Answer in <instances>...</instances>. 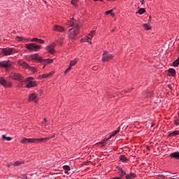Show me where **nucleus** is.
<instances>
[{
	"mask_svg": "<svg viewBox=\"0 0 179 179\" xmlns=\"http://www.w3.org/2000/svg\"><path fill=\"white\" fill-rule=\"evenodd\" d=\"M126 179H135L136 178V174H135L134 173H127L125 176Z\"/></svg>",
	"mask_w": 179,
	"mask_h": 179,
	"instance_id": "14",
	"label": "nucleus"
},
{
	"mask_svg": "<svg viewBox=\"0 0 179 179\" xmlns=\"http://www.w3.org/2000/svg\"><path fill=\"white\" fill-rule=\"evenodd\" d=\"M0 85L4 87H12V83L6 81L3 77H0Z\"/></svg>",
	"mask_w": 179,
	"mask_h": 179,
	"instance_id": "9",
	"label": "nucleus"
},
{
	"mask_svg": "<svg viewBox=\"0 0 179 179\" xmlns=\"http://www.w3.org/2000/svg\"><path fill=\"white\" fill-rule=\"evenodd\" d=\"M170 157H173V159H177L178 160H179V152H175L173 153H171Z\"/></svg>",
	"mask_w": 179,
	"mask_h": 179,
	"instance_id": "18",
	"label": "nucleus"
},
{
	"mask_svg": "<svg viewBox=\"0 0 179 179\" xmlns=\"http://www.w3.org/2000/svg\"><path fill=\"white\" fill-rule=\"evenodd\" d=\"M21 164H23V162L17 161L14 163V166H20Z\"/></svg>",
	"mask_w": 179,
	"mask_h": 179,
	"instance_id": "32",
	"label": "nucleus"
},
{
	"mask_svg": "<svg viewBox=\"0 0 179 179\" xmlns=\"http://www.w3.org/2000/svg\"><path fill=\"white\" fill-rule=\"evenodd\" d=\"M71 69H72V66H69L66 70L64 71V73H68V72H69V71H71Z\"/></svg>",
	"mask_w": 179,
	"mask_h": 179,
	"instance_id": "36",
	"label": "nucleus"
},
{
	"mask_svg": "<svg viewBox=\"0 0 179 179\" xmlns=\"http://www.w3.org/2000/svg\"><path fill=\"white\" fill-rule=\"evenodd\" d=\"M108 1H111V0H108Z\"/></svg>",
	"mask_w": 179,
	"mask_h": 179,
	"instance_id": "52",
	"label": "nucleus"
},
{
	"mask_svg": "<svg viewBox=\"0 0 179 179\" xmlns=\"http://www.w3.org/2000/svg\"><path fill=\"white\" fill-rule=\"evenodd\" d=\"M110 179H121V178H119V177H114V178H112Z\"/></svg>",
	"mask_w": 179,
	"mask_h": 179,
	"instance_id": "45",
	"label": "nucleus"
},
{
	"mask_svg": "<svg viewBox=\"0 0 179 179\" xmlns=\"http://www.w3.org/2000/svg\"><path fill=\"white\" fill-rule=\"evenodd\" d=\"M119 172L120 173V176H119V178L122 179L124 176H125V177L127 176V172L122 170V168H119Z\"/></svg>",
	"mask_w": 179,
	"mask_h": 179,
	"instance_id": "17",
	"label": "nucleus"
},
{
	"mask_svg": "<svg viewBox=\"0 0 179 179\" xmlns=\"http://www.w3.org/2000/svg\"><path fill=\"white\" fill-rule=\"evenodd\" d=\"M71 3L73 6H78V0H72Z\"/></svg>",
	"mask_w": 179,
	"mask_h": 179,
	"instance_id": "34",
	"label": "nucleus"
},
{
	"mask_svg": "<svg viewBox=\"0 0 179 179\" xmlns=\"http://www.w3.org/2000/svg\"><path fill=\"white\" fill-rule=\"evenodd\" d=\"M55 136V135H52L48 137H45V138H41L40 139H43V141H49V139H52V138H54Z\"/></svg>",
	"mask_w": 179,
	"mask_h": 179,
	"instance_id": "24",
	"label": "nucleus"
},
{
	"mask_svg": "<svg viewBox=\"0 0 179 179\" xmlns=\"http://www.w3.org/2000/svg\"><path fill=\"white\" fill-rule=\"evenodd\" d=\"M94 34H96V31L92 30V31H90V33L88 34V36L91 38H93V36H94Z\"/></svg>",
	"mask_w": 179,
	"mask_h": 179,
	"instance_id": "26",
	"label": "nucleus"
},
{
	"mask_svg": "<svg viewBox=\"0 0 179 179\" xmlns=\"http://www.w3.org/2000/svg\"><path fill=\"white\" fill-rule=\"evenodd\" d=\"M43 61H44V62H46L47 64H52L54 59H45Z\"/></svg>",
	"mask_w": 179,
	"mask_h": 179,
	"instance_id": "30",
	"label": "nucleus"
},
{
	"mask_svg": "<svg viewBox=\"0 0 179 179\" xmlns=\"http://www.w3.org/2000/svg\"><path fill=\"white\" fill-rule=\"evenodd\" d=\"M120 133V129L117 130H115L110 136L109 138H111L112 136H115V135H117V134Z\"/></svg>",
	"mask_w": 179,
	"mask_h": 179,
	"instance_id": "28",
	"label": "nucleus"
},
{
	"mask_svg": "<svg viewBox=\"0 0 179 179\" xmlns=\"http://www.w3.org/2000/svg\"><path fill=\"white\" fill-rule=\"evenodd\" d=\"M55 43H52L50 45L46 47L47 51L50 54H54L55 52Z\"/></svg>",
	"mask_w": 179,
	"mask_h": 179,
	"instance_id": "12",
	"label": "nucleus"
},
{
	"mask_svg": "<svg viewBox=\"0 0 179 179\" xmlns=\"http://www.w3.org/2000/svg\"><path fill=\"white\" fill-rule=\"evenodd\" d=\"M143 27L145 30H150L152 29L148 24H143Z\"/></svg>",
	"mask_w": 179,
	"mask_h": 179,
	"instance_id": "31",
	"label": "nucleus"
},
{
	"mask_svg": "<svg viewBox=\"0 0 179 179\" xmlns=\"http://www.w3.org/2000/svg\"><path fill=\"white\" fill-rule=\"evenodd\" d=\"M168 72L171 73V76H175L176 75V69H169Z\"/></svg>",
	"mask_w": 179,
	"mask_h": 179,
	"instance_id": "19",
	"label": "nucleus"
},
{
	"mask_svg": "<svg viewBox=\"0 0 179 179\" xmlns=\"http://www.w3.org/2000/svg\"><path fill=\"white\" fill-rule=\"evenodd\" d=\"M67 24L71 26V29L69 31V36L70 38H76V36H78V33H79V24H78V21L73 20V18L70 19L68 22Z\"/></svg>",
	"mask_w": 179,
	"mask_h": 179,
	"instance_id": "1",
	"label": "nucleus"
},
{
	"mask_svg": "<svg viewBox=\"0 0 179 179\" xmlns=\"http://www.w3.org/2000/svg\"><path fill=\"white\" fill-rule=\"evenodd\" d=\"M84 40L86 43H90V44H92V42L90 41V40H92V38L89 36H87L84 38Z\"/></svg>",
	"mask_w": 179,
	"mask_h": 179,
	"instance_id": "22",
	"label": "nucleus"
},
{
	"mask_svg": "<svg viewBox=\"0 0 179 179\" xmlns=\"http://www.w3.org/2000/svg\"><path fill=\"white\" fill-rule=\"evenodd\" d=\"M29 101H34L35 103H38V94L36 92H33L29 95Z\"/></svg>",
	"mask_w": 179,
	"mask_h": 179,
	"instance_id": "11",
	"label": "nucleus"
},
{
	"mask_svg": "<svg viewBox=\"0 0 179 179\" xmlns=\"http://www.w3.org/2000/svg\"><path fill=\"white\" fill-rule=\"evenodd\" d=\"M40 142H43V138H24L21 141V143H40Z\"/></svg>",
	"mask_w": 179,
	"mask_h": 179,
	"instance_id": "3",
	"label": "nucleus"
},
{
	"mask_svg": "<svg viewBox=\"0 0 179 179\" xmlns=\"http://www.w3.org/2000/svg\"><path fill=\"white\" fill-rule=\"evenodd\" d=\"M171 179H177V178H171Z\"/></svg>",
	"mask_w": 179,
	"mask_h": 179,
	"instance_id": "51",
	"label": "nucleus"
},
{
	"mask_svg": "<svg viewBox=\"0 0 179 179\" xmlns=\"http://www.w3.org/2000/svg\"><path fill=\"white\" fill-rule=\"evenodd\" d=\"M141 4H142V5H143V3H145L144 0H141Z\"/></svg>",
	"mask_w": 179,
	"mask_h": 179,
	"instance_id": "47",
	"label": "nucleus"
},
{
	"mask_svg": "<svg viewBox=\"0 0 179 179\" xmlns=\"http://www.w3.org/2000/svg\"><path fill=\"white\" fill-rule=\"evenodd\" d=\"M47 75H48V78H50V76H52V75H54V72H50V73H48Z\"/></svg>",
	"mask_w": 179,
	"mask_h": 179,
	"instance_id": "40",
	"label": "nucleus"
},
{
	"mask_svg": "<svg viewBox=\"0 0 179 179\" xmlns=\"http://www.w3.org/2000/svg\"><path fill=\"white\" fill-rule=\"evenodd\" d=\"M31 41L37 42V43H39V44H44V43H45L44 40L38 39L37 38H33L32 39H31Z\"/></svg>",
	"mask_w": 179,
	"mask_h": 179,
	"instance_id": "16",
	"label": "nucleus"
},
{
	"mask_svg": "<svg viewBox=\"0 0 179 179\" xmlns=\"http://www.w3.org/2000/svg\"><path fill=\"white\" fill-rule=\"evenodd\" d=\"M108 139H111V138H105V139H103V142L106 143V142H107V141H108Z\"/></svg>",
	"mask_w": 179,
	"mask_h": 179,
	"instance_id": "41",
	"label": "nucleus"
},
{
	"mask_svg": "<svg viewBox=\"0 0 179 179\" xmlns=\"http://www.w3.org/2000/svg\"><path fill=\"white\" fill-rule=\"evenodd\" d=\"M147 149H148V150H150V149H149V147H147Z\"/></svg>",
	"mask_w": 179,
	"mask_h": 179,
	"instance_id": "50",
	"label": "nucleus"
},
{
	"mask_svg": "<svg viewBox=\"0 0 179 179\" xmlns=\"http://www.w3.org/2000/svg\"><path fill=\"white\" fill-rule=\"evenodd\" d=\"M0 66L4 69H9L12 68V62L10 60L1 61L0 62Z\"/></svg>",
	"mask_w": 179,
	"mask_h": 179,
	"instance_id": "7",
	"label": "nucleus"
},
{
	"mask_svg": "<svg viewBox=\"0 0 179 179\" xmlns=\"http://www.w3.org/2000/svg\"><path fill=\"white\" fill-rule=\"evenodd\" d=\"M25 47L27 50H29V51H34L35 52H37V51L41 48V45H36V43H27Z\"/></svg>",
	"mask_w": 179,
	"mask_h": 179,
	"instance_id": "4",
	"label": "nucleus"
},
{
	"mask_svg": "<svg viewBox=\"0 0 179 179\" xmlns=\"http://www.w3.org/2000/svg\"><path fill=\"white\" fill-rule=\"evenodd\" d=\"M101 145H102V146H104V141H103V140L102 141H101L100 143H99Z\"/></svg>",
	"mask_w": 179,
	"mask_h": 179,
	"instance_id": "44",
	"label": "nucleus"
},
{
	"mask_svg": "<svg viewBox=\"0 0 179 179\" xmlns=\"http://www.w3.org/2000/svg\"><path fill=\"white\" fill-rule=\"evenodd\" d=\"M64 170H67V171H69V170H71V167H69V166L68 165H65L63 166Z\"/></svg>",
	"mask_w": 179,
	"mask_h": 179,
	"instance_id": "35",
	"label": "nucleus"
},
{
	"mask_svg": "<svg viewBox=\"0 0 179 179\" xmlns=\"http://www.w3.org/2000/svg\"><path fill=\"white\" fill-rule=\"evenodd\" d=\"M16 38H17L19 41H22V40H23V37H22V36H16Z\"/></svg>",
	"mask_w": 179,
	"mask_h": 179,
	"instance_id": "38",
	"label": "nucleus"
},
{
	"mask_svg": "<svg viewBox=\"0 0 179 179\" xmlns=\"http://www.w3.org/2000/svg\"><path fill=\"white\" fill-rule=\"evenodd\" d=\"M120 160L121 162H123V163H125V162H128V158H127V157H125V155H120Z\"/></svg>",
	"mask_w": 179,
	"mask_h": 179,
	"instance_id": "20",
	"label": "nucleus"
},
{
	"mask_svg": "<svg viewBox=\"0 0 179 179\" xmlns=\"http://www.w3.org/2000/svg\"><path fill=\"white\" fill-rule=\"evenodd\" d=\"M112 13H113V9L106 11L105 13L106 15H111Z\"/></svg>",
	"mask_w": 179,
	"mask_h": 179,
	"instance_id": "37",
	"label": "nucleus"
},
{
	"mask_svg": "<svg viewBox=\"0 0 179 179\" xmlns=\"http://www.w3.org/2000/svg\"><path fill=\"white\" fill-rule=\"evenodd\" d=\"M10 79H13V80H19L20 82H23V78L20 74L16 73H12L10 75Z\"/></svg>",
	"mask_w": 179,
	"mask_h": 179,
	"instance_id": "10",
	"label": "nucleus"
},
{
	"mask_svg": "<svg viewBox=\"0 0 179 179\" xmlns=\"http://www.w3.org/2000/svg\"><path fill=\"white\" fill-rule=\"evenodd\" d=\"M22 82L27 83L26 87H28V89H30V87H36L38 85L37 82L33 81V77L27 78Z\"/></svg>",
	"mask_w": 179,
	"mask_h": 179,
	"instance_id": "2",
	"label": "nucleus"
},
{
	"mask_svg": "<svg viewBox=\"0 0 179 179\" xmlns=\"http://www.w3.org/2000/svg\"><path fill=\"white\" fill-rule=\"evenodd\" d=\"M53 30H55V31L62 32V31H65V28L59 25H55Z\"/></svg>",
	"mask_w": 179,
	"mask_h": 179,
	"instance_id": "15",
	"label": "nucleus"
},
{
	"mask_svg": "<svg viewBox=\"0 0 179 179\" xmlns=\"http://www.w3.org/2000/svg\"><path fill=\"white\" fill-rule=\"evenodd\" d=\"M19 64L21 65V66H23L26 69H29L31 71V72H37V68L36 67H30L27 63H26L24 61H20Z\"/></svg>",
	"mask_w": 179,
	"mask_h": 179,
	"instance_id": "6",
	"label": "nucleus"
},
{
	"mask_svg": "<svg viewBox=\"0 0 179 179\" xmlns=\"http://www.w3.org/2000/svg\"><path fill=\"white\" fill-rule=\"evenodd\" d=\"M2 138L4 141H12V137H7L6 135H3Z\"/></svg>",
	"mask_w": 179,
	"mask_h": 179,
	"instance_id": "29",
	"label": "nucleus"
},
{
	"mask_svg": "<svg viewBox=\"0 0 179 179\" xmlns=\"http://www.w3.org/2000/svg\"><path fill=\"white\" fill-rule=\"evenodd\" d=\"M110 16H112V17H114V16H115V14H114V13H110Z\"/></svg>",
	"mask_w": 179,
	"mask_h": 179,
	"instance_id": "46",
	"label": "nucleus"
},
{
	"mask_svg": "<svg viewBox=\"0 0 179 179\" xmlns=\"http://www.w3.org/2000/svg\"><path fill=\"white\" fill-rule=\"evenodd\" d=\"M47 123V118H44L43 122H42L43 125L45 126V124Z\"/></svg>",
	"mask_w": 179,
	"mask_h": 179,
	"instance_id": "39",
	"label": "nucleus"
},
{
	"mask_svg": "<svg viewBox=\"0 0 179 179\" xmlns=\"http://www.w3.org/2000/svg\"><path fill=\"white\" fill-rule=\"evenodd\" d=\"M177 135H179V130L178 131H174L169 134V136H177Z\"/></svg>",
	"mask_w": 179,
	"mask_h": 179,
	"instance_id": "21",
	"label": "nucleus"
},
{
	"mask_svg": "<svg viewBox=\"0 0 179 179\" xmlns=\"http://www.w3.org/2000/svg\"><path fill=\"white\" fill-rule=\"evenodd\" d=\"M101 145H102V146H104V141H103V140L102 141H101L100 143H99Z\"/></svg>",
	"mask_w": 179,
	"mask_h": 179,
	"instance_id": "43",
	"label": "nucleus"
},
{
	"mask_svg": "<svg viewBox=\"0 0 179 179\" xmlns=\"http://www.w3.org/2000/svg\"><path fill=\"white\" fill-rule=\"evenodd\" d=\"M146 12V10L145 8H140L138 9V12L136 13H138L139 15H143Z\"/></svg>",
	"mask_w": 179,
	"mask_h": 179,
	"instance_id": "23",
	"label": "nucleus"
},
{
	"mask_svg": "<svg viewBox=\"0 0 179 179\" xmlns=\"http://www.w3.org/2000/svg\"><path fill=\"white\" fill-rule=\"evenodd\" d=\"M81 43H85V38L80 40Z\"/></svg>",
	"mask_w": 179,
	"mask_h": 179,
	"instance_id": "48",
	"label": "nucleus"
},
{
	"mask_svg": "<svg viewBox=\"0 0 179 179\" xmlns=\"http://www.w3.org/2000/svg\"><path fill=\"white\" fill-rule=\"evenodd\" d=\"M31 59H33L34 61H39L41 62H43V61L41 57H39L38 54L37 53L31 55Z\"/></svg>",
	"mask_w": 179,
	"mask_h": 179,
	"instance_id": "13",
	"label": "nucleus"
},
{
	"mask_svg": "<svg viewBox=\"0 0 179 179\" xmlns=\"http://www.w3.org/2000/svg\"><path fill=\"white\" fill-rule=\"evenodd\" d=\"M93 71H97V66H94L92 67Z\"/></svg>",
	"mask_w": 179,
	"mask_h": 179,
	"instance_id": "42",
	"label": "nucleus"
},
{
	"mask_svg": "<svg viewBox=\"0 0 179 179\" xmlns=\"http://www.w3.org/2000/svg\"><path fill=\"white\" fill-rule=\"evenodd\" d=\"M76 64H78V61L76 59L70 62L71 66H74V65H76Z\"/></svg>",
	"mask_w": 179,
	"mask_h": 179,
	"instance_id": "27",
	"label": "nucleus"
},
{
	"mask_svg": "<svg viewBox=\"0 0 179 179\" xmlns=\"http://www.w3.org/2000/svg\"><path fill=\"white\" fill-rule=\"evenodd\" d=\"M95 2H96V1H100L101 2H103V0H94Z\"/></svg>",
	"mask_w": 179,
	"mask_h": 179,
	"instance_id": "49",
	"label": "nucleus"
},
{
	"mask_svg": "<svg viewBox=\"0 0 179 179\" xmlns=\"http://www.w3.org/2000/svg\"><path fill=\"white\" fill-rule=\"evenodd\" d=\"M45 78H48V74H43L38 77V79H44Z\"/></svg>",
	"mask_w": 179,
	"mask_h": 179,
	"instance_id": "33",
	"label": "nucleus"
},
{
	"mask_svg": "<svg viewBox=\"0 0 179 179\" xmlns=\"http://www.w3.org/2000/svg\"><path fill=\"white\" fill-rule=\"evenodd\" d=\"M2 52L3 55L8 56L12 55V54H15V52H16V50L13 48H6L2 50Z\"/></svg>",
	"mask_w": 179,
	"mask_h": 179,
	"instance_id": "8",
	"label": "nucleus"
},
{
	"mask_svg": "<svg viewBox=\"0 0 179 179\" xmlns=\"http://www.w3.org/2000/svg\"><path fill=\"white\" fill-rule=\"evenodd\" d=\"M173 66H179V57H178V59L176 60H175L173 62Z\"/></svg>",
	"mask_w": 179,
	"mask_h": 179,
	"instance_id": "25",
	"label": "nucleus"
},
{
	"mask_svg": "<svg viewBox=\"0 0 179 179\" xmlns=\"http://www.w3.org/2000/svg\"><path fill=\"white\" fill-rule=\"evenodd\" d=\"M114 58V55L113 54L108 53L107 51H104L102 55V61L103 62H107L110 61V59H113Z\"/></svg>",
	"mask_w": 179,
	"mask_h": 179,
	"instance_id": "5",
	"label": "nucleus"
}]
</instances>
